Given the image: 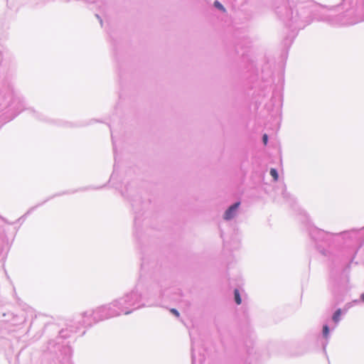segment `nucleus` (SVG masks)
<instances>
[{
  "label": "nucleus",
  "mask_w": 364,
  "mask_h": 364,
  "mask_svg": "<svg viewBox=\"0 0 364 364\" xmlns=\"http://www.w3.org/2000/svg\"><path fill=\"white\" fill-rule=\"evenodd\" d=\"M240 202L235 203V204L232 205L225 213L224 214V218L225 220H230L232 219L234 216V213L236 211V210L238 208L240 205Z\"/></svg>",
  "instance_id": "f257e3e1"
},
{
  "label": "nucleus",
  "mask_w": 364,
  "mask_h": 364,
  "mask_svg": "<svg viewBox=\"0 0 364 364\" xmlns=\"http://www.w3.org/2000/svg\"><path fill=\"white\" fill-rule=\"evenodd\" d=\"M341 310L339 309H338L333 314V321L335 322V323H338L339 321H340V318H341Z\"/></svg>",
  "instance_id": "f03ea898"
},
{
  "label": "nucleus",
  "mask_w": 364,
  "mask_h": 364,
  "mask_svg": "<svg viewBox=\"0 0 364 364\" xmlns=\"http://www.w3.org/2000/svg\"><path fill=\"white\" fill-rule=\"evenodd\" d=\"M234 294H235V302L238 305L240 304L242 301H241V298H240V295L239 291L237 289H235Z\"/></svg>",
  "instance_id": "7ed1b4c3"
},
{
  "label": "nucleus",
  "mask_w": 364,
  "mask_h": 364,
  "mask_svg": "<svg viewBox=\"0 0 364 364\" xmlns=\"http://www.w3.org/2000/svg\"><path fill=\"white\" fill-rule=\"evenodd\" d=\"M270 175L273 178L274 181H277L279 178L278 173L275 168L270 169Z\"/></svg>",
  "instance_id": "20e7f679"
},
{
  "label": "nucleus",
  "mask_w": 364,
  "mask_h": 364,
  "mask_svg": "<svg viewBox=\"0 0 364 364\" xmlns=\"http://www.w3.org/2000/svg\"><path fill=\"white\" fill-rule=\"evenodd\" d=\"M214 5H215V7H217L218 9L223 11V12L226 11V10L224 8V6L218 1H215L214 2Z\"/></svg>",
  "instance_id": "39448f33"
},
{
  "label": "nucleus",
  "mask_w": 364,
  "mask_h": 364,
  "mask_svg": "<svg viewBox=\"0 0 364 364\" xmlns=\"http://www.w3.org/2000/svg\"><path fill=\"white\" fill-rule=\"evenodd\" d=\"M328 333H329V328H328V326L327 325H325L323 327V335L325 338H327L328 336Z\"/></svg>",
  "instance_id": "423d86ee"
},
{
  "label": "nucleus",
  "mask_w": 364,
  "mask_h": 364,
  "mask_svg": "<svg viewBox=\"0 0 364 364\" xmlns=\"http://www.w3.org/2000/svg\"><path fill=\"white\" fill-rule=\"evenodd\" d=\"M171 312L173 314H174L176 316H177V317H178V316H179V313H178V311L176 309H171Z\"/></svg>",
  "instance_id": "0eeeda50"
},
{
  "label": "nucleus",
  "mask_w": 364,
  "mask_h": 364,
  "mask_svg": "<svg viewBox=\"0 0 364 364\" xmlns=\"http://www.w3.org/2000/svg\"><path fill=\"white\" fill-rule=\"evenodd\" d=\"M267 139H268L267 135L266 134H264V135H263V141H264V144H267Z\"/></svg>",
  "instance_id": "6e6552de"
},
{
  "label": "nucleus",
  "mask_w": 364,
  "mask_h": 364,
  "mask_svg": "<svg viewBox=\"0 0 364 364\" xmlns=\"http://www.w3.org/2000/svg\"><path fill=\"white\" fill-rule=\"evenodd\" d=\"M361 299L364 301V293L361 295Z\"/></svg>",
  "instance_id": "1a4fd4ad"
}]
</instances>
